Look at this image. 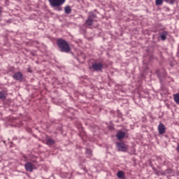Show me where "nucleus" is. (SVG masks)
Here are the masks:
<instances>
[{
	"mask_svg": "<svg viewBox=\"0 0 179 179\" xmlns=\"http://www.w3.org/2000/svg\"><path fill=\"white\" fill-rule=\"evenodd\" d=\"M165 75H166V73L164 72V71H163L162 74H160L159 73H157V76L160 81H162V79H163V78H164Z\"/></svg>",
	"mask_w": 179,
	"mask_h": 179,
	"instance_id": "nucleus-15",
	"label": "nucleus"
},
{
	"mask_svg": "<svg viewBox=\"0 0 179 179\" xmlns=\"http://www.w3.org/2000/svg\"><path fill=\"white\" fill-rule=\"evenodd\" d=\"M93 17H96V15H92L88 17L87 20L85 21V23L87 26L93 25Z\"/></svg>",
	"mask_w": 179,
	"mask_h": 179,
	"instance_id": "nucleus-8",
	"label": "nucleus"
},
{
	"mask_svg": "<svg viewBox=\"0 0 179 179\" xmlns=\"http://www.w3.org/2000/svg\"><path fill=\"white\" fill-rule=\"evenodd\" d=\"M117 176L120 179H127V177H125V173L122 171H119L117 173Z\"/></svg>",
	"mask_w": 179,
	"mask_h": 179,
	"instance_id": "nucleus-11",
	"label": "nucleus"
},
{
	"mask_svg": "<svg viewBox=\"0 0 179 179\" xmlns=\"http://www.w3.org/2000/svg\"><path fill=\"white\" fill-rule=\"evenodd\" d=\"M165 2L168 3H171V5H173L176 2V0H164Z\"/></svg>",
	"mask_w": 179,
	"mask_h": 179,
	"instance_id": "nucleus-18",
	"label": "nucleus"
},
{
	"mask_svg": "<svg viewBox=\"0 0 179 179\" xmlns=\"http://www.w3.org/2000/svg\"><path fill=\"white\" fill-rule=\"evenodd\" d=\"M116 148L119 150V152H127L128 150V146L125 145L124 143H117Z\"/></svg>",
	"mask_w": 179,
	"mask_h": 179,
	"instance_id": "nucleus-3",
	"label": "nucleus"
},
{
	"mask_svg": "<svg viewBox=\"0 0 179 179\" xmlns=\"http://www.w3.org/2000/svg\"><path fill=\"white\" fill-rule=\"evenodd\" d=\"M24 167L26 171H29V173H31L33 170H34V166L33 165V164H31V162H27L24 164Z\"/></svg>",
	"mask_w": 179,
	"mask_h": 179,
	"instance_id": "nucleus-5",
	"label": "nucleus"
},
{
	"mask_svg": "<svg viewBox=\"0 0 179 179\" xmlns=\"http://www.w3.org/2000/svg\"><path fill=\"white\" fill-rule=\"evenodd\" d=\"M173 99L176 104H179V93L173 94Z\"/></svg>",
	"mask_w": 179,
	"mask_h": 179,
	"instance_id": "nucleus-13",
	"label": "nucleus"
},
{
	"mask_svg": "<svg viewBox=\"0 0 179 179\" xmlns=\"http://www.w3.org/2000/svg\"><path fill=\"white\" fill-rule=\"evenodd\" d=\"M0 99L1 100H5L6 99V94L3 92H0Z\"/></svg>",
	"mask_w": 179,
	"mask_h": 179,
	"instance_id": "nucleus-14",
	"label": "nucleus"
},
{
	"mask_svg": "<svg viewBox=\"0 0 179 179\" xmlns=\"http://www.w3.org/2000/svg\"><path fill=\"white\" fill-rule=\"evenodd\" d=\"M172 171L171 169H167L165 171V173H166V174H171Z\"/></svg>",
	"mask_w": 179,
	"mask_h": 179,
	"instance_id": "nucleus-19",
	"label": "nucleus"
},
{
	"mask_svg": "<svg viewBox=\"0 0 179 179\" xmlns=\"http://www.w3.org/2000/svg\"><path fill=\"white\" fill-rule=\"evenodd\" d=\"M165 174H166L165 173H162L163 176H164Z\"/></svg>",
	"mask_w": 179,
	"mask_h": 179,
	"instance_id": "nucleus-21",
	"label": "nucleus"
},
{
	"mask_svg": "<svg viewBox=\"0 0 179 179\" xmlns=\"http://www.w3.org/2000/svg\"><path fill=\"white\" fill-rule=\"evenodd\" d=\"M92 69L96 72L101 71V70L103 69V64L94 63L92 64Z\"/></svg>",
	"mask_w": 179,
	"mask_h": 179,
	"instance_id": "nucleus-4",
	"label": "nucleus"
},
{
	"mask_svg": "<svg viewBox=\"0 0 179 179\" xmlns=\"http://www.w3.org/2000/svg\"><path fill=\"white\" fill-rule=\"evenodd\" d=\"M116 138L119 141H121L123 138H125V132L122 131H119L116 134Z\"/></svg>",
	"mask_w": 179,
	"mask_h": 179,
	"instance_id": "nucleus-9",
	"label": "nucleus"
},
{
	"mask_svg": "<svg viewBox=\"0 0 179 179\" xmlns=\"http://www.w3.org/2000/svg\"><path fill=\"white\" fill-rule=\"evenodd\" d=\"M47 142V145H54V143H55V141L51 138H48L46 140Z\"/></svg>",
	"mask_w": 179,
	"mask_h": 179,
	"instance_id": "nucleus-16",
	"label": "nucleus"
},
{
	"mask_svg": "<svg viewBox=\"0 0 179 179\" xmlns=\"http://www.w3.org/2000/svg\"><path fill=\"white\" fill-rule=\"evenodd\" d=\"M13 78L15 80H23V73H22L20 71H18L13 75Z\"/></svg>",
	"mask_w": 179,
	"mask_h": 179,
	"instance_id": "nucleus-7",
	"label": "nucleus"
},
{
	"mask_svg": "<svg viewBox=\"0 0 179 179\" xmlns=\"http://www.w3.org/2000/svg\"><path fill=\"white\" fill-rule=\"evenodd\" d=\"M65 1L66 0H48L50 6H52V8H55V10H57L58 12L62 10V7H61V6L65 3Z\"/></svg>",
	"mask_w": 179,
	"mask_h": 179,
	"instance_id": "nucleus-2",
	"label": "nucleus"
},
{
	"mask_svg": "<svg viewBox=\"0 0 179 179\" xmlns=\"http://www.w3.org/2000/svg\"><path fill=\"white\" fill-rule=\"evenodd\" d=\"M158 132L159 135L166 134V126L163 123H159L158 125Z\"/></svg>",
	"mask_w": 179,
	"mask_h": 179,
	"instance_id": "nucleus-6",
	"label": "nucleus"
},
{
	"mask_svg": "<svg viewBox=\"0 0 179 179\" xmlns=\"http://www.w3.org/2000/svg\"><path fill=\"white\" fill-rule=\"evenodd\" d=\"M57 43L62 52H69L71 51V46H69V43L66 41L58 39Z\"/></svg>",
	"mask_w": 179,
	"mask_h": 179,
	"instance_id": "nucleus-1",
	"label": "nucleus"
},
{
	"mask_svg": "<svg viewBox=\"0 0 179 179\" xmlns=\"http://www.w3.org/2000/svg\"><path fill=\"white\" fill-rule=\"evenodd\" d=\"M155 5H157V6L163 5V0H155Z\"/></svg>",
	"mask_w": 179,
	"mask_h": 179,
	"instance_id": "nucleus-17",
	"label": "nucleus"
},
{
	"mask_svg": "<svg viewBox=\"0 0 179 179\" xmlns=\"http://www.w3.org/2000/svg\"><path fill=\"white\" fill-rule=\"evenodd\" d=\"M64 12L66 15H69V13H71L72 12V8H71V6H66L64 8Z\"/></svg>",
	"mask_w": 179,
	"mask_h": 179,
	"instance_id": "nucleus-12",
	"label": "nucleus"
},
{
	"mask_svg": "<svg viewBox=\"0 0 179 179\" xmlns=\"http://www.w3.org/2000/svg\"><path fill=\"white\" fill-rule=\"evenodd\" d=\"M159 35L161 37V40H162V41H164L166 40V38H167V36L169 35V31H164L161 32L159 34Z\"/></svg>",
	"mask_w": 179,
	"mask_h": 179,
	"instance_id": "nucleus-10",
	"label": "nucleus"
},
{
	"mask_svg": "<svg viewBox=\"0 0 179 179\" xmlns=\"http://www.w3.org/2000/svg\"><path fill=\"white\" fill-rule=\"evenodd\" d=\"M176 150H177V152H179V143L178 144V146H177V148H176Z\"/></svg>",
	"mask_w": 179,
	"mask_h": 179,
	"instance_id": "nucleus-20",
	"label": "nucleus"
}]
</instances>
